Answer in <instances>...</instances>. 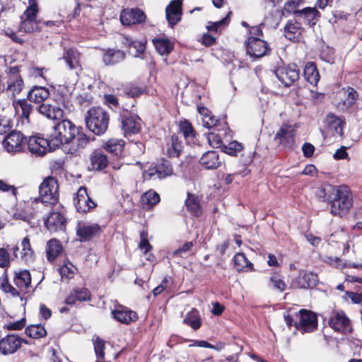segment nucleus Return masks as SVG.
Listing matches in <instances>:
<instances>
[{
  "label": "nucleus",
  "mask_w": 362,
  "mask_h": 362,
  "mask_svg": "<svg viewBox=\"0 0 362 362\" xmlns=\"http://www.w3.org/2000/svg\"><path fill=\"white\" fill-rule=\"evenodd\" d=\"M90 170H101L105 168L108 164L107 156L100 150H95L91 153L89 157Z\"/></svg>",
  "instance_id": "obj_27"
},
{
  "label": "nucleus",
  "mask_w": 362,
  "mask_h": 362,
  "mask_svg": "<svg viewBox=\"0 0 362 362\" xmlns=\"http://www.w3.org/2000/svg\"><path fill=\"white\" fill-rule=\"evenodd\" d=\"M62 252V246L60 242L56 239H52L47 243V257L49 262L54 261Z\"/></svg>",
  "instance_id": "obj_37"
},
{
  "label": "nucleus",
  "mask_w": 362,
  "mask_h": 362,
  "mask_svg": "<svg viewBox=\"0 0 362 362\" xmlns=\"http://www.w3.org/2000/svg\"><path fill=\"white\" fill-rule=\"evenodd\" d=\"M59 274L62 279H71L75 274L76 267L71 263L66 264L59 268Z\"/></svg>",
  "instance_id": "obj_52"
},
{
  "label": "nucleus",
  "mask_w": 362,
  "mask_h": 362,
  "mask_svg": "<svg viewBox=\"0 0 362 362\" xmlns=\"http://www.w3.org/2000/svg\"><path fill=\"white\" fill-rule=\"evenodd\" d=\"M36 201L50 206L58 202L59 185L54 177H48L41 183L39 187V197Z\"/></svg>",
  "instance_id": "obj_4"
},
{
  "label": "nucleus",
  "mask_w": 362,
  "mask_h": 362,
  "mask_svg": "<svg viewBox=\"0 0 362 362\" xmlns=\"http://www.w3.org/2000/svg\"><path fill=\"white\" fill-rule=\"evenodd\" d=\"M182 148V141L177 136L173 135L170 144H168L167 153L170 157H178Z\"/></svg>",
  "instance_id": "obj_41"
},
{
  "label": "nucleus",
  "mask_w": 362,
  "mask_h": 362,
  "mask_svg": "<svg viewBox=\"0 0 362 362\" xmlns=\"http://www.w3.org/2000/svg\"><path fill=\"white\" fill-rule=\"evenodd\" d=\"M23 340L16 334H8L0 341V352L4 355L15 353Z\"/></svg>",
  "instance_id": "obj_16"
},
{
  "label": "nucleus",
  "mask_w": 362,
  "mask_h": 362,
  "mask_svg": "<svg viewBox=\"0 0 362 362\" xmlns=\"http://www.w3.org/2000/svg\"><path fill=\"white\" fill-rule=\"evenodd\" d=\"M269 281L271 285L280 292H283L286 288V284L277 274L272 275Z\"/></svg>",
  "instance_id": "obj_53"
},
{
  "label": "nucleus",
  "mask_w": 362,
  "mask_h": 362,
  "mask_svg": "<svg viewBox=\"0 0 362 362\" xmlns=\"http://www.w3.org/2000/svg\"><path fill=\"white\" fill-rule=\"evenodd\" d=\"M51 141V134L47 139L40 137L30 138L28 141V148L30 152L37 155H44L47 151V148L49 151L54 150L56 147H52Z\"/></svg>",
  "instance_id": "obj_13"
},
{
  "label": "nucleus",
  "mask_w": 362,
  "mask_h": 362,
  "mask_svg": "<svg viewBox=\"0 0 362 362\" xmlns=\"http://www.w3.org/2000/svg\"><path fill=\"white\" fill-rule=\"evenodd\" d=\"M193 247V243L192 242H187L185 243L182 247L177 249L173 252L174 255H180V257H183L182 254L184 252H186L187 251H189L192 247Z\"/></svg>",
  "instance_id": "obj_61"
},
{
  "label": "nucleus",
  "mask_w": 362,
  "mask_h": 362,
  "mask_svg": "<svg viewBox=\"0 0 362 362\" xmlns=\"http://www.w3.org/2000/svg\"><path fill=\"white\" fill-rule=\"evenodd\" d=\"M15 108L18 111V108L21 110V116L23 120L25 119L27 123H30V115L32 111V105L25 100H18L13 103Z\"/></svg>",
  "instance_id": "obj_44"
},
{
  "label": "nucleus",
  "mask_w": 362,
  "mask_h": 362,
  "mask_svg": "<svg viewBox=\"0 0 362 362\" xmlns=\"http://www.w3.org/2000/svg\"><path fill=\"white\" fill-rule=\"evenodd\" d=\"M350 321L343 311H339L329 320V326L334 330L344 332L349 328Z\"/></svg>",
  "instance_id": "obj_23"
},
{
  "label": "nucleus",
  "mask_w": 362,
  "mask_h": 362,
  "mask_svg": "<svg viewBox=\"0 0 362 362\" xmlns=\"http://www.w3.org/2000/svg\"><path fill=\"white\" fill-rule=\"evenodd\" d=\"M234 267L239 272L252 270V264L247 259L244 253L238 252L233 258Z\"/></svg>",
  "instance_id": "obj_39"
},
{
  "label": "nucleus",
  "mask_w": 362,
  "mask_h": 362,
  "mask_svg": "<svg viewBox=\"0 0 362 362\" xmlns=\"http://www.w3.org/2000/svg\"><path fill=\"white\" fill-rule=\"evenodd\" d=\"M337 189L338 187L332 185L324 184L315 188V194L318 198L323 201L331 202Z\"/></svg>",
  "instance_id": "obj_32"
},
{
  "label": "nucleus",
  "mask_w": 362,
  "mask_h": 362,
  "mask_svg": "<svg viewBox=\"0 0 362 362\" xmlns=\"http://www.w3.org/2000/svg\"><path fill=\"white\" fill-rule=\"evenodd\" d=\"M51 134L52 147L62 146L66 153L74 154L85 148L88 143V137L69 119L59 122Z\"/></svg>",
  "instance_id": "obj_1"
},
{
  "label": "nucleus",
  "mask_w": 362,
  "mask_h": 362,
  "mask_svg": "<svg viewBox=\"0 0 362 362\" xmlns=\"http://www.w3.org/2000/svg\"><path fill=\"white\" fill-rule=\"evenodd\" d=\"M14 284L20 291H25L30 287L31 284V275L28 270H21L16 272L13 278Z\"/></svg>",
  "instance_id": "obj_28"
},
{
  "label": "nucleus",
  "mask_w": 362,
  "mask_h": 362,
  "mask_svg": "<svg viewBox=\"0 0 362 362\" xmlns=\"http://www.w3.org/2000/svg\"><path fill=\"white\" fill-rule=\"evenodd\" d=\"M10 265V255L4 248H0V267L6 268Z\"/></svg>",
  "instance_id": "obj_57"
},
{
  "label": "nucleus",
  "mask_w": 362,
  "mask_h": 362,
  "mask_svg": "<svg viewBox=\"0 0 362 362\" xmlns=\"http://www.w3.org/2000/svg\"><path fill=\"white\" fill-rule=\"evenodd\" d=\"M54 89V98L59 104L68 107L71 99V90L65 85L57 84L52 86Z\"/></svg>",
  "instance_id": "obj_26"
},
{
  "label": "nucleus",
  "mask_w": 362,
  "mask_h": 362,
  "mask_svg": "<svg viewBox=\"0 0 362 362\" xmlns=\"http://www.w3.org/2000/svg\"><path fill=\"white\" fill-rule=\"evenodd\" d=\"M123 44L129 48V53L135 57L143 53L146 49V42L143 41H135L129 37H123Z\"/></svg>",
  "instance_id": "obj_36"
},
{
  "label": "nucleus",
  "mask_w": 362,
  "mask_h": 362,
  "mask_svg": "<svg viewBox=\"0 0 362 362\" xmlns=\"http://www.w3.org/2000/svg\"><path fill=\"white\" fill-rule=\"evenodd\" d=\"M145 15L139 8L124 9L120 14V21L123 25L140 23L145 20Z\"/></svg>",
  "instance_id": "obj_22"
},
{
  "label": "nucleus",
  "mask_w": 362,
  "mask_h": 362,
  "mask_svg": "<svg viewBox=\"0 0 362 362\" xmlns=\"http://www.w3.org/2000/svg\"><path fill=\"white\" fill-rule=\"evenodd\" d=\"M121 123L125 136L137 134L141 129V119L135 115L124 114L122 117Z\"/></svg>",
  "instance_id": "obj_14"
},
{
  "label": "nucleus",
  "mask_w": 362,
  "mask_h": 362,
  "mask_svg": "<svg viewBox=\"0 0 362 362\" xmlns=\"http://www.w3.org/2000/svg\"><path fill=\"white\" fill-rule=\"evenodd\" d=\"M37 8L33 0L29 1V6L21 16L18 30L24 33H33L40 30L39 23L35 20Z\"/></svg>",
  "instance_id": "obj_5"
},
{
  "label": "nucleus",
  "mask_w": 362,
  "mask_h": 362,
  "mask_svg": "<svg viewBox=\"0 0 362 362\" xmlns=\"http://www.w3.org/2000/svg\"><path fill=\"white\" fill-rule=\"evenodd\" d=\"M160 202L159 194L153 190H149L141 197V203L147 208H151Z\"/></svg>",
  "instance_id": "obj_45"
},
{
  "label": "nucleus",
  "mask_w": 362,
  "mask_h": 362,
  "mask_svg": "<svg viewBox=\"0 0 362 362\" xmlns=\"http://www.w3.org/2000/svg\"><path fill=\"white\" fill-rule=\"evenodd\" d=\"M125 53L121 50L108 49L103 55V62L105 65H114L125 59Z\"/></svg>",
  "instance_id": "obj_35"
},
{
  "label": "nucleus",
  "mask_w": 362,
  "mask_h": 362,
  "mask_svg": "<svg viewBox=\"0 0 362 362\" xmlns=\"http://www.w3.org/2000/svg\"><path fill=\"white\" fill-rule=\"evenodd\" d=\"M25 334L30 337L38 339L46 336L47 332L45 327L40 325H31L26 327Z\"/></svg>",
  "instance_id": "obj_48"
},
{
  "label": "nucleus",
  "mask_w": 362,
  "mask_h": 362,
  "mask_svg": "<svg viewBox=\"0 0 362 362\" xmlns=\"http://www.w3.org/2000/svg\"><path fill=\"white\" fill-rule=\"evenodd\" d=\"M21 250L18 253L19 247L16 246L13 248V255L16 258H20L25 263L28 264L33 262L35 257V252L33 250L30 239L28 237H25L21 243Z\"/></svg>",
  "instance_id": "obj_20"
},
{
  "label": "nucleus",
  "mask_w": 362,
  "mask_h": 362,
  "mask_svg": "<svg viewBox=\"0 0 362 362\" xmlns=\"http://www.w3.org/2000/svg\"><path fill=\"white\" fill-rule=\"evenodd\" d=\"M172 168L168 161L162 160L153 167L149 168L146 171L143 173L144 180H150L156 176L157 178L161 179L172 174Z\"/></svg>",
  "instance_id": "obj_15"
},
{
  "label": "nucleus",
  "mask_w": 362,
  "mask_h": 362,
  "mask_svg": "<svg viewBox=\"0 0 362 362\" xmlns=\"http://www.w3.org/2000/svg\"><path fill=\"white\" fill-rule=\"evenodd\" d=\"M207 141L209 144L213 148H218L221 146L222 139L218 134L210 132L207 134Z\"/></svg>",
  "instance_id": "obj_55"
},
{
  "label": "nucleus",
  "mask_w": 362,
  "mask_h": 362,
  "mask_svg": "<svg viewBox=\"0 0 362 362\" xmlns=\"http://www.w3.org/2000/svg\"><path fill=\"white\" fill-rule=\"evenodd\" d=\"M246 49L247 53L253 58H261L269 51L267 42L254 36L248 38Z\"/></svg>",
  "instance_id": "obj_8"
},
{
  "label": "nucleus",
  "mask_w": 362,
  "mask_h": 362,
  "mask_svg": "<svg viewBox=\"0 0 362 362\" xmlns=\"http://www.w3.org/2000/svg\"><path fill=\"white\" fill-rule=\"evenodd\" d=\"M302 150L305 157H310L314 153L315 147L311 144L306 143L303 146Z\"/></svg>",
  "instance_id": "obj_64"
},
{
  "label": "nucleus",
  "mask_w": 362,
  "mask_h": 362,
  "mask_svg": "<svg viewBox=\"0 0 362 362\" xmlns=\"http://www.w3.org/2000/svg\"><path fill=\"white\" fill-rule=\"evenodd\" d=\"M223 160L216 151H208L200 158L199 163L207 170L216 169L221 166Z\"/></svg>",
  "instance_id": "obj_21"
},
{
  "label": "nucleus",
  "mask_w": 362,
  "mask_h": 362,
  "mask_svg": "<svg viewBox=\"0 0 362 362\" xmlns=\"http://www.w3.org/2000/svg\"><path fill=\"white\" fill-rule=\"evenodd\" d=\"M90 299V294L86 288L74 289L65 299V303L74 305L76 301H86Z\"/></svg>",
  "instance_id": "obj_29"
},
{
  "label": "nucleus",
  "mask_w": 362,
  "mask_h": 362,
  "mask_svg": "<svg viewBox=\"0 0 362 362\" xmlns=\"http://www.w3.org/2000/svg\"><path fill=\"white\" fill-rule=\"evenodd\" d=\"M185 324L189 325L194 329H197L200 327L202 322L198 312L192 310L189 312L183 320Z\"/></svg>",
  "instance_id": "obj_47"
},
{
  "label": "nucleus",
  "mask_w": 362,
  "mask_h": 362,
  "mask_svg": "<svg viewBox=\"0 0 362 362\" xmlns=\"http://www.w3.org/2000/svg\"><path fill=\"white\" fill-rule=\"evenodd\" d=\"M100 232V227L95 223L79 222L76 228V233L81 241L90 240Z\"/></svg>",
  "instance_id": "obj_19"
},
{
  "label": "nucleus",
  "mask_w": 362,
  "mask_h": 362,
  "mask_svg": "<svg viewBox=\"0 0 362 362\" xmlns=\"http://www.w3.org/2000/svg\"><path fill=\"white\" fill-rule=\"evenodd\" d=\"M300 321L295 323L297 329L303 332H310L315 330L317 326V315L309 310H301L299 312Z\"/></svg>",
  "instance_id": "obj_9"
},
{
  "label": "nucleus",
  "mask_w": 362,
  "mask_h": 362,
  "mask_svg": "<svg viewBox=\"0 0 362 362\" xmlns=\"http://www.w3.org/2000/svg\"><path fill=\"white\" fill-rule=\"evenodd\" d=\"M304 77L312 85H316L320 80V74L316 65L311 62L306 63L304 68Z\"/></svg>",
  "instance_id": "obj_38"
},
{
  "label": "nucleus",
  "mask_w": 362,
  "mask_h": 362,
  "mask_svg": "<svg viewBox=\"0 0 362 362\" xmlns=\"http://www.w3.org/2000/svg\"><path fill=\"white\" fill-rule=\"evenodd\" d=\"M109 115L101 107H93L87 112L86 126L95 134H103L107 129Z\"/></svg>",
  "instance_id": "obj_2"
},
{
  "label": "nucleus",
  "mask_w": 362,
  "mask_h": 362,
  "mask_svg": "<svg viewBox=\"0 0 362 362\" xmlns=\"http://www.w3.org/2000/svg\"><path fill=\"white\" fill-rule=\"evenodd\" d=\"M298 128L297 124H283L274 136L276 142L285 148H291L295 143L296 132Z\"/></svg>",
  "instance_id": "obj_6"
},
{
  "label": "nucleus",
  "mask_w": 362,
  "mask_h": 362,
  "mask_svg": "<svg viewBox=\"0 0 362 362\" xmlns=\"http://www.w3.org/2000/svg\"><path fill=\"white\" fill-rule=\"evenodd\" d=\"M275 74L279 80L286 86H290L299 78V70L296 65L289 64L287 66L278 68Z\"/></svg>",
  "instance_id": "obj_10"
},
{
  "label": "nucleus",
  "mask_w": 362,
  "mask_h": 362,
  "mask_svg": "<svg viewBox=\"0 0 362 362\" xmlns=\"http://www.w3.org/2000/svg\"><path fill=\"white\" fill-rule=\"evenodd\" d=\"M93 341L97 358L103 359L105 356L104 349L105 348V341L99 337H95Z\"/></svg>",
  "instance_id": "obj_50"
},
{
  "label": "nucleus",
  "mask_w": 362,
  "mask_h": 362,
  "mask_svg": "<svg viewBox=\"0 0 362 362\" xmlns=\"http://www.w3.org/2000/svg\"><path fill=\"white\" fill-rule=\"evenodd\" d=\"M182 2L180 0H174L165 9L166 18L171 26L177 24L181 19Z\"/></svg>",
  "instance_id": "obj_24"
},
{
  "label": "nucleus",
  "mask_w": 362,
  "mask_h": 362,
  "mask_svg": "<svg viewBox=\"0 0 362 362\" xmlns=\"http://www.w3.org/2000/svg\"><path fill=\"white\" fill-rule=\"evenodd\" d=\"M37 112L49 119H59L63 117V110L47 103H42L37 108Z\"/></svg>",
  "instance_id": "obj_25"
},
{
  "label": "nucleus",
  "mask_w": 362,
  "mask_h": 362,
  "mask_svg": "<svg viewBox=\"0 0 362 362\" xmlns=\"http://www.w3.org/2000/svg\"><path fill=\"white\" fill-rule=\"evenodd\" d=\"M185 204L187 209L193 215L199 216L201 214L202 211L200 205L196 197L188 194V197L185 201Z\"/></svg>",
  "instance_id": "obj_49"
},
{
  "label": "nucleus",
  "mask_w": 362,
  "mask_h": 362,
  "mask_svg": "<svg viewBox=\"0 0 362 362\" xmlns=\"http://www.w3.org/2000/svg\"><path fill=\"white\" fill-rule=\"evenodd\" d=\"M331 213L341 216L352 206V194L346 186H340L331 201Z\"/></svg>",
  "instance_id": "obj_3"
},
{
  "label": "nucleus",
  "mask_w": 362,
  "mask_h": 362,
  "mask_svg": "<svg viewBox=\"0 0 362 362\" xmlns=\"http://www.w3.org/2000/svg\"><path fill=\"white\" fill-rule=\"evenodd\" d=\"M26 139L19 132L13 131L8 134L3 141V146L8 153H17L23 151Z\"/></svg>",
  "instance_id": "obj_7"
},
{
  "label": "nucleus",
  "mask_w": 362,
  "mask_h": 362,
  "mask_svg": "<svg viewBox=\"0 0 362 362\" xmlns=\"http://www.w3.org/2000/svg\"><path fill=\"white\" fill-rule=\"evenodd\" d=\"M147 234L146 233H141V241L139 243V247L141 250H144V252H147L151 250L152 247L147 240Z\"/></svg>",
  "instance_id": "obj_59"
},
{
  "label": "nucleus",
  "mask_w": 362,
  "mask_h": 362,
  "mask_svg": "<svg viewBox=\"0 0 362 362\" xmlns=\"http://www.w3.org/2000/svg\"><path fill=\"white\" fill-rule=\"evenodd\" d=\"M75 206L78 212L87 213L95 207L96 204L88 194L86 187H81L74 198Z\"/></svg>",
  "instance_id": "obj_11"
},
{
  "label": "nucleus",
  "mask_w": 362,
  "mask_h": 362,
  "mask_svg": "<svg viewBox=\"0 0 362 362\" xmlns=\"http://www.w3.org/2000/svg\"><path fill=\"white\" fill-rule=\"evenodd\" d=\"M23 87V81L21 77L11 78L8 82L7 91L10 93L12 97L19 94Z\"/></svg>",
  "instance_id": "obj_46"
},
{
  "label": "nucleus",
  "mask_w": 362,
  "mask_h": 362,
  "mask_svg": "<svg viewBox=\"0 0 362 362\" xmlns=\"http://www.w3.org/2000/svg\"><path fill=\"white\" fill-rule=\"evenodd\" d=\"M44 223L47 229L50 232L64 231L66 219L60 212L52 211L44 218Z\"/></svg>",
  "instance_id": "obj_12"
},
{
  "label": "nucleus",
  "mask_w": 362,
  "mask_h": 362,
  "mask_svg": "<svg viewBox=\"0 0 362 362\" xmlns=\"http://www.w3.org/2000/svg\"><path fill=\"white\" fill-rule=\"evenodd\" d=\"M0 190L2 192H11L13 194H16V189L15 187L7 184L2 180H0Z\"/></svg>",
  "instance_id": "obj_63"
},
{
  "label": "nucleus",
  "mask_w": 362,
  "mask_h": 362,
  "mask_svg": "<svg viewBox=\"0 0 362 362\" xmlns=\"http://www.w3.org/2000/svg\"><path fill=\"white\" fill-rule=\"evenodd\" d=\"M327 49L328 52L327 53H325L324 50L321 51L320 54V58L327 63L332 64L334 62V59L332 57L333 51L332 49H329L328 48H327Z\"/></svg>",
  "instance_id": "obj_62"
},
{
  "label": "nucleus",
  "mask_w": 362,
  "mask_h": 362,
  "mask_svg": "<svg viewBox=\"0 0 362 362\" xmlns=\"http://www.w3.org/2000/svg\"><path fill=\"white\" fill-rule=\"evenodd\" d=\"M223 151L230 156H236L238 153L240 152L243 149V146L240 143L233 141L230 142L228 145L223 146Z\"/></svg>",
  "instance_id": "obj_51"
},
{
  "label": "nucleus",
  "mask_w": 362,
  "mask_h": 362,
  "mask_svg": "<svg viewBox=\"0 0 362 362\" xmlns=\"http://www.w3.org/2000/svg\"><path fill=\"white\" fill-rule=\"evenodd\" d=\"M49 95L48 88L42 86H35L29 91L28 98L31 102L42 103L49 98Z\"/></svg>",
  "instance_id": "obj_31"
},
{
  "label": "nucleus",
  "mask_w": 362,
  "mask_h": 362,
  "mask_svg": "<svg viewBox=\"0 0 362 362\" xmlns=\"http://www.w3.org/2000/svg\"><path fill=\"white\" fill-rule=\"evenodd\" d=\"M154 46L161 55L168 54L173 49V45L168 39L158 38L153 40Z\"/></svg>",
  "instance_id": "obj_40"
},
{
  "label": "nucleus",
  "mask_w": 362,
  "mask_h": 362,
  "mask_svg": "<svg viewBox=\"0 0 362 362\" xmlns=\"http://www.w3.org/2000/svg\"><path fill=\"white\" fill-rule=\"evenodd\" d=\"M343 124L344 122L337 116L329 114L326 118V124L328 131L332 135L341 136L343 134Z\"/></svg>",
  "instance_id": "obj_33"
},
{
  "label": "nucleus",
  "mask_w": 362,
  "mask_h": 362,
  "mask_svg": "<svg viewBox=\"0 0 362 362\" xmlns=\"http://www.w3.org/2000/svg\"><path fill=\"white\" fill-rule=\"evenodd\" d=\"M345 94L346 95V99L344 101V104L347 106L353 105L358 96L356 91L353 88L348 87Z\"/></svg>",
  "instance_id": "obj_56"
},
{
  "label": "nucleus",
  "mask_w": 362,
  "mask_h": 362,
  "mask_svg": "<svg viewBox=\"0 0 362 362\" xmlns=\"http://www.w3.org/2000/svg\"><path fill=\"white\" fill-rule=\"evenodd\" d=\"M317 282V275L310 272L300 271L298 276L291 281L294 288H306L313 287Z\"/></svg>",
  "instance_id": "obj_17"
},
{
  "label": "nucleus",
  "mask_w": 362,
  "mask_h": 362,
  "mask_svg": "<svg viewBox=\"0 0 362 362\" xmlns=\"http://www.w3.org/2000/svg\"><path fill=\"white\" fill-rule=\"evenodd\" d=\"M198 111L202 116V124L204 127L209 129L216 124L217 119L211 115L207 108L204 107H199Z\"/></svg>",
  "instance_id": "obj_43"
},
{
  "label": "nucleus",
  "mask_w": 362,
  "mask_h": 362,
  "mask_svg": "<svg viewBox=\"0 0 362 362\" xmlns=\"http://www.w3.org/2000/svg\"><path fill=\"white\" fill-rule=\"evenodd\" d=\"M285 37L291 41H299L302 37L303 29L297 22H289L285 26Z\"/></svg>",
  "instance_id": "obj_34"
},
{
  "label": "nucleus",
  "mask_w": 362,
  "mask_h": 362,
  "mask_svg": "<svg viewBox=\"0 0 362 362\" xmlns=\"http://www.w3.org/2000/svg\"><path fill=\"white\" fill-rule=\"evenodd\" d=\"M124 146V141L123 140L112 139L107 141L105 148L112 154L119 156L122 153Z\"/></svg>",
  "instance_id": "obj_42"
},
{
  "label": "nucleus",
  "mask_w": 362,
  "mask_h": 362,
  "mask_svg": "<svg viewBox=\"0 0 362 362\" xmlns=\"http://www.w3.org/2000/svg\"><path fill=\"white\" fill-rule=\"evenodd\" d=\"M180 129L185 138H193L194 136L192 127L187 121L180 122Z\"/></svg>",
  "instance_id": "obj_54"
},
{
  "label": "nucleus",
  "mask_w": 362,
  "mask_h": 362,
  "mask_svg": "<svg viewBox=\"0 0 362 362\" xmlns=\"http://www.w3.org/2000/svg\"><path fill=\"white\" fill-rule=\"evenodd\" d=\"M62 59L65 60L66 65L72 71L73 81H76L78 72L81 70L79 52L76 49H69L64 52Z\"/></svg>",
  "instance_id": "obj_18"
},
{
  "label": "nucleus",
  "mask_w": 362,
  "mask_h": 362,
  "mask_svg": "<svg viewBox=\"0 0 362 362\" xmlns=\"http://www.w3.org/2000/svg\"><path fill=\"white\" fill-rule=\"evenodd\" d=\"M346 294L354 303H359L362 302V287H358L356 292L348 291Z\"/></svg>",
  "instance_id": "obj_58"
},
{
  "label": "nucleus",
  "mask_w": 362,
  "mask_h": 362,
  "mask_svg": "<svg viewBox=\"0 0 362 362\" xmlns=\"http://www.w3.org/2000/svg\"><path fill=\"white\" fill-rule=\"evenodd\" d=\"M112 313L115 320L124 324H129L132 321H135L138 317L135 312L129 310L122 306L113 310Z\"/></svg>",
  "instance_id": "obj_30"
},
{
  "label": "nucleus",
  "mask_w": 362,
  "mask_h": 362,
  "mask_svg": "<svg viewBox=\"0 0 362 362\" xmlns=\"http://www.w3.org/2000/svg\"><path fill=\"white\" fill-rule=\"evenodd\" d=\"M302 0H288L284 5V9L288 12H296V8L300 5Z\"/></svg>",
  "instance_id": "obj_60"
}]
</instances>
